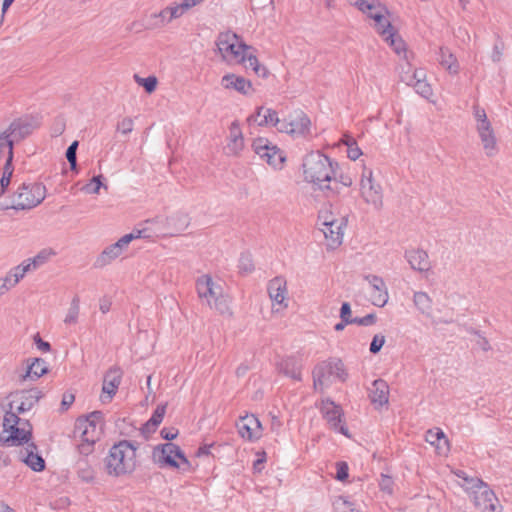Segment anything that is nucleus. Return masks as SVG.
Wrapping results in <instances>:
<instances>
[{"label":"nucleus","mask_w":512,"mask_h":512,"mask_svg":"<svg viewBox=\"0 0 512 512\" xmlns=\"http://www.w3.org/2000/svg\"><path fill=\"white\" fill-rule=\"evenodd\" d=\"M337 162L319 150L310 151L303 156L301 169L305 182L311 184L313 189H318L331 196L336 193L331 183H337Z\"/></svg>","instance_id":"1"},{"label":"nucleus","mask_w":512,"mask_h":512,"mask_svg":"<svg viewBox=\"0 0 512 512\" xmlns=\"http://www.w3.org/2000/svg\"><path fill=\"white\" fill-rule=\"evenodd\" d=\"M216 53L229 65H242L256 72V57L253 48L231 31L219 33L215 41Z\"/></svg>","instance_id":"2"},{"label":"nucleus","mask_w":512,"mask_h":512,"mask_svg":"<svg viewBox=\"0 0 512 512\" xmlns=\"http://www.w3.org/2000/svg\"><path fill=\"white\" fill-rule=\"evenodd\" d=\"M196 292L200 303L221 316L233 314L231 297L225 292L221 281L210 274H203L196 280Z\"/></svg>","instance_id":"3"},{"label":"nucleus","mask_w":512,"mask_h":512,"mask_svg":"<svg viewBox=\"0 0 512 512\" xmlns=\"http://www.w3.org/2000/svg\"><path fill=\"white\" fill-rule=\"evenodd\" d=\"M137 467V447L128 440L114 444L104 458V469L111 477L132 474Z\"/></svg>","instance_id":"4"},{"label":"nucleus","mask_w":512,"mask_h":512,"mask_svg":"<svg viewBox=\"0 0 512 512\" xmlns=\"http://www.w3.org/2000/svg\"><path fill=\"white\" fill-rule=\"evenodd\" d=\"M76 429L80 433L81 443L78 448L81 454L89 455L93 451L94 444L100 440L104 421L100 411H94L84 418H79Z\"/></svg>","instance_id":"5"},{"label":"nucleus","mask_w":512,"mask_h":512,"mask_svg":"<svg viewBox=\"0 0 512 512\" xmlns=\"http://www.w3.org/2000/svg\"><path fill=\"white\" fill-rule=\"evenodd\" d=\"M32 426L29 420L12 412H6L3 419V430L0 439L8 446H23L30 442Z\"/></svg>","instance_id":"6"},{"label":"nucleus","mask_w":512,"mask_h":512,"mask_svg":"<svg viewBox=\"0 0 512 512\" xmlns=\"http://www.w3.org/2000/svg\"><path fill=\"white\" fill-rule=\"evenodd\" d=\"M47 190L42 183H22L11 194L12 209L27 211L40 205L46 198Z\"/></svg>","instance_id":"7"},{"label":"nucleus","mask_w":512,"mask_h":512,"mask_svg":"<svg viewBox=\"0 0 512 512\" xmlns=\"http://www.w3.org/2000/svg\"><path fill=\"white\" fill-rule=\"evenodd\" d=\"M152 458L160 467H169L183 472L192 469L190 461L185 457L181 448L171 442L154 447Z\"/></svg>","instance_id":"8"},{"label":"nucleus","mask_w":512,"mask_h":512,"mask_svg":"<svg viewBox=\"0 0 512 512\" xmlns=\"http://www.w3.org/2000/svg\"><path fill=\"white\" fill-rule=\"evenodd\" d=\"M466 483H460L468 493L475 507L481 512H494L498 499L494 492L478 478H465Z\"/></svg>","instance_id":"9"},{"label":"nucleus","mask_w":512,"mask_h":512,"mask_svg":"<svg viewBox=\"0 0 512 512\" xmlns=\"http://www.w3.org/2000/svg\"><path fill=\"white\" fill-rule=\"evenodd\" d=\"M141 233L142 232L138 230L129 234H125L115 243L105 247L103 251L97 256L94 263L95 267L104 268L118 259L128 249L129 244L133 240L141 238Z\"/></svg>","instance_id":"10"},{"label":"nucleus","mask_w":512,"mask_h":512,"mask_svg":"<svg viewBox=\"0 0 512 512\" xmlns=\"http://www.w3.org/2000/svg\"><path fill=\"white\" fill-rule=\"evenodd\" d=\"M353 4L363 13H366L370 10H375V13L369 14V17L376 22V30L383 37V39L388 36V34L395 32L391 22L385 16L388 14L387 9L382 6L379 1L356 0Z\"/></svg>","instance_id":"11"},{"label":"nucleus","mask_w":512,"mask_h":512,"mask_svg":"<svg viewBox=\"0 0 512 512\" xmlns=\"http://www.w3.org/2000/svg\"><path fill=\"white\" fill-rule=\"evenodd\" d=\"M42 398V392L37 388L21 390L11 393L9 396L8 410L15 415H23L29 412Z\"/></svg>","instance_id":"12"},{"label":"nucleus","mask_w":512,"mask_h":512,"mask_svg":"<svg viewBox=\"0 0 512 512\" xmlns=\"http://www.w3.org/2000/svg\"><path fill=\"white\" fill-rule=\"evenodd\" d=\"M360 193L364 202L376 211L383 207V192L380 184L376 183L371 170H365L360 182Z\"/></svg>","instance_id":"13"},{"label":"nucleus","mask_w":512,"mask_h":512,"mask_svg":"<svg viewBox=\"0 0 512 512\" xmlns=\"http://www.w3.org/2000/svg\"><path fill=\"white\" fill-rule=\"evenodd\" d=\"M311 121L303 111H295L288 118L283 119L278 127L281 133H287L293 137H303L310 133Z\"/></svg>","instance_id":"14"},{"label":"nucleus","mask_w":512,"mask_h":512,"mask_svg":"<svg viewBox=\"0 0 512 512\" xmlns=\"http://www.w3.org/2000/svg\"><path fill=\"white\" fill-rule=\"evenodd\" d=\"M258 156L274 170H281L286 161L285 153L262 137H258Z\"/></svg>","instance_id":"15"},{"label":"nucleus","mask_w":512,"mask_h":512,"mask_svg":"<svg viewBox=\"0 0 512 512\" xmlns=\"http://www.w3.org/2000/svg\"><path fill=\"white\" fill-rule=\"evenodd\" d=\"M321 411L332 429L348 436V429L342 423L343 411L339 405H336L333 401L327 399L322 401Z\"/></svg>","instance_id":"16"},{"label":"nucleus","mask_w":512,"mask_h":512,"mask_svg":"<svg viewBox=\"0 0 512 512\" xmlns=\"http://www.w3.org/2000/svg\"><path fill=\"white\" fill-rule=\"evenodd\" d=\"M123 372L119 367L110 368L104 375L100 400L109 403L116 394L121 383Z\"/></svg>","instance_id":"17"},{"label":"nucleus","mask_w":512,"mask_h":512,"mask_svg":"<svg viewBox=\"0 0 512 512\" xmlns=\"http://www.w3.org/2000/svg\"><path fill=\"white\" fill-rule=\"evenodd\" d=\"M364 279L372 288V292L370 294L372 304L377 307H384L389 299L388 289L384 280L381 277L372 274L365 275Z\"/></svg>","instance_id":"18"},{"label":"nucleus","mask_w":512,"mask_h":512,"mask_svg":"<svg viewBox=\"0 0 512 512\" xmlns=\"http://www.w3.org/2000/svg\"><path fill=\"white\" fill-rule=\"evenodd\" d=\"M18 459L36 472L42 471L45 468V461L39 455L37 447L32 442L20 446Z\"/></svg>","instance_id":"19"},{"label":"nucleus","mask_w":512,"mask_h":512,"mask_svg":"<svg viewBox=\"0 0 512 512\" xmlns=\"http://www.w3.org/2000/svg\"><path fill=\"white\" fill-rule=\"evenodd\" d=\"M346 225L347 218H339L334 224L320 228L329 248L335 249L342 244Z\"/></svg>","instance_id":"20"},{"label":"nucleus","mask_w":512,"mask_h":512,"mask_svg":"<svg viewBox=\"0 0 512 512\" xmlns=\"http://www.w3.org/2000/svg\"><path fill=\"white\" fill-rule=\"evenodd\" d=\"M277 370L283 375L295 380L300 381L301 370L303 367L302 359L298 356H286L276 362Z\"/></svg>","instance_id":"21"},{"label":"nucleus","mask_w":512,"mask_h":512,"mask_svg":"<svg viewBox=\"0 0 512 512\" xmlns=\"http://www.w3.org/2000/svg\"><path fill=\"white\" fill-rule=\"evenodd\" d=\"M267 291L270 299L274 304L280 305L283 309L288 307L287 299V282L281 277L277 276L271 279L267 286Z\"/></svg>","instance_id":"22"},{"label":"nucleus","mask_w":512,"mask_h":512,"mask_svg":"<svg viewBox=\"0 0 512 512\" xmlns=\"http://www.w3.org/2000/svg\"><path fill=\"white\" fill-rule=\"evenodd\" d=\"M221 86L225 90H233L242 95L253 92V83L250 80L233 73H228L221 78Z\"/></svg>","instance_id":"23"},{"label":"nucleus","mask_w":512,"mask_h":512,"mask_svg":"<svg viewBox=\"0 0 512 512\" xmlns=\"http://www.w3.org/2000/svg\"><path fill=\"white\" fill-rule=\"evenodd\" d=\"M32 130L33 126L31 123L19 119L13 121L2 131L5 133V136H7V139L11 141V148L13 149L14 144L30 135Z\"/></svg>","instance_id":"24"},{"label":"nucleus","mask_w":512,"mask_h":512,"mask_svg":"<svg viewBox=\"0 0 512 512\" xmlns=\"http://www.w3.org/2000/svg\"><path fill=\"white\" fill-rule=\"evenodd\" d=\"M244 149V138L237 122H233L229 128L227 143L224 147V153L228 156H238Z\"/></svg>","instance_id":"25"},{"label":"nucleus","mask_w":512,"mask_h":512,"mask_svg":"<svg viewBox=\"0 0 512 512\" xmlns=\"http://www.w3.org/2000/svg\"><path fill=\"white\" fill-rule=\"evenodd\" d=\"M476 130L487 156L491 157L497 152V141L491 123L476 124Z\"/></svg>","instance_id":"26"},{"label":"nucleus","mask_w":512,"mask_h":512,"mask_svg":"<svg viewBox=\"0 0 512 512\" xmlns=\"http://www.w3.org/2000/svg\"><path fill=\"white\" fill-rule=\"evenodd\" d=\"M189 7L184 0L181 2H173L158 13V17L161 18L163 24H169L172 21L181 18L188 11Z\"/></svg>","instance_id":"27"},{"label":"nucleus","mask_w":512,"mask_h":512,"mask_svg":"<svg viewBox=\"0 0 512 512\" xmlns=\"http://www.w3.org/2000/svg\"><path fill=\"white\" fill-rule=\"evenodd\" d=\"M425 440L436 448L439 455H446L450 450L449 441L440 428L428 430Z\"/></svg>","instance_id":"28"},{"label":"nucleus","mask_w":512,"mask_h":512,"mask_svg":"<svg viewBox=\"0 0 512 512\" xmlns=\"http://www.w3.org/2000/svg\"><path fill=\"white\" fill-rule=\"evenodd\" d=\"M47 371L46 361L41 358H35L27 365L25 372L18 375V379L20 382H25L26 380L34 381L46 374Z\"/></svg>","instance_id":"29"},{"label":"nucleus","mask_w":512,"mask_h":512,"mask_svg":"<svg viewBox=\"0 0 512 512\" xmlns=\"http://www.w3.org/2000/svg\"><path fill=\"white\" fill-rule=\"evenodd\" d=\"M405 258L413 270L424 272L430 268L429 257L422 249H413L405 253Z\"/></svg>","instance_id":"30"},{"label":"nucleus","mask_w":512,"mask_h":512,"mask_svg":"<svg viewBox=\"0 0 512 512\" xmlns=\"http://www.w3.org/2000/svg\"><path fill=\"white\" fill-rule=\"evenodd\" d=\"M389 387L388 384L382 380L377 379L372 383L370 388L369 398L373 404L384 405L388 403Z\"/></svg>","instance_id":"31"},{"label":"nucleus","mask_w":512,"mask_h":512,"mask_svg":"<svg viewBox=\"0 0 512 512\" xmlns=\"http://www.w3.org/2000/svg\"><path fill=\"white\" fill-rule=\"evenodd\" d=\"M438 61L450 74L456 75L460 71V65L456 56L447 47H440L438 52Z\"/></svg>","instance_id":"32"},{"label":"nucleus","mask_w":512,"mask_h":512,"mask_svg":"<svg viewBox=\"0 0 512 512\" xmlns=\"http://www.w3.org/2000/svg\"><path fill=\"white\" fill-rule=\"evenodd\" d=\"M323 369H331L333 376L337 377L341 381H345L347 378L344 364L339 359H330L316 365V373L319 375V379L323 377V374H321Z\"/></svg>","instance_id":"33"},{"label":"nucleus","mask_w":512,"mask_h":512,"mask_svg":"<svg viewBox=\"0 0 512 512\" xmlns=\"http://www.w3.org/2000/svg\"><path fill=\"white\" fill-rule=\"evenodd\" d=\"M166 222L169 229V234L174 236L180 234L188 228L190 219L186 214L177 213L168 217Z\"/></svg>","instance_id":"34"},{"label":"nucleus","mask_w":512,"mask_h":512,"mask_svg":"<svg viewBox=\"0 0 512 512\" xmlns=\"http://www.w3.org/2000/svg\"><path fill=\"white\" fill-rule=\"evenodd\" d=\"M258 117L262 119L258 121V126L278 127L282 120L279 119L278 113L271 108L258 107Z\"/></svg>","instance_id":"35"},{"label":"nucleus","mask_w":512,"mask_h":512,"mask_svg":"<svg viewBox=\"0 0 512 512\" xmlns=\"http://www.w3.org/2000/svg\"><path fill=\"white\" fill-rule=\"evenodd\" d=\"M256 424V417L254 414L246 415L241 417L237 423L239 435L246 440L251 441L253 439L254 426Z\"/></svg>","instance_id":"36"},{"label":"nucleus","mask_w":512,"mask_h":512,"mask_svg":"<svg viewBox=\"0 0 512 512\" xmlns=\"http://www.w3.org/2000/svg\"><path fill=\"white\" fill-rule=\"evenodd\" d=\"M55 253L52 249H42L35 256L26 258L24 262L28 265L31 271H35L44 264H46Z\"/></svg>","instance_id":"37"},{"label":"nucleus","mask_w":512,"mask_h":512,"mask_svg":"<svg viewBox=\"0 0 512 512\" xmlns=\"http://www.w3.org/2000/svg\"><path fill=\"white\" fill-rule=\"evenodd\" d=\"M413 303L421 314L425 316L431 315L432 299L426 292H415L413 295Z\"/></svg>","instance_id":"38"},{"label":"nucleus","mask_w":512,"mask_h":512,"mask_svg":"<svg viewBox=\"0 0 512 512\" xmlns=\"http://www.w3.org/2000/svg\"><path fill=\"white\" fill-rule=\"evenodd\" d=\"M80 315V297L74 295L71 299L70 305L66 311L63 322L66 325H75L78 323Z\"/></svg>","instance_id":"39"},{"label":"nucleus","mask_w":512,"mask_h":512,"mask_svg":"<svg viewBox=\"0 0 512 512\" xmlns=\"http://www.w3.org/2000/svg\"><path fill=\"white\" fill-rule=\"evenodd\" d=\"M384 40L389 44L390 47L394 50V52L404 59H408L407 49L404 40L395 32L388 34L384 38Z\"/></svg>","instance_id":"40"},{"label":"nucleus","mask_w":512,"mask_h":512,"mask_svg":"<svg viewBox=\"0 0 512 512\" xmlns=\"http://www.w3.org/2000/svg\"><path fill=\"white\" fill-rule=\"evenodd\" d=\"M407 70H404L402 67V71L400 73V79L402 82L406 83L408 86L415 87L416 79H422V77H426V73L422 69L412 70L411 65L407 63Z\"/></svg>","instance_id":"41"},{"label":"nucleus","mask_w":512,"mask_h":512,"mask_svg":"<svg viewBox=\"0 0 512 512\" xmlns=\"http://www.w3.org/2000/svg\"><path fill=\"white\" fill-rule=\"evenodd\" d=\"M238 268L241 273L250 274L254 271V257L250 251L242 252L238 261Z\"/></svg>","instance_id":"42"},{"label":"nucleus","mask_w":512,"mask_h":512,"mask_svg":"<svg viewBox=\"0 0 512 512\" xmlns=\"http://www.w3.org/2000/svg\"><path fill=\"white\" fill-rule=\"evenodd\" d=\"M12 161H13V158H11V156L6 158V162H5V165L3 168L2 177L0 179V191H2V193H5L6 189L8 188V186L11 183V178H12L13 171H14Z\"/></svg>","instance_id":"43"},{"label":"nucleus","mask_w":512,"mask_h":512,"mask_svg":"<svg viewBox=\"0 0 512 512\" xmlns=\"http://www.w3.org/2000/svg\"><path fill=\"white\" fill-rule=\"evenodd\" d=\"M323 374V377L319 379V375L316 373V367L313 369V385L316 390L322 391L325 387H327L330 384V378L333 376L331 369H323L321 371Z\"/></svg>","instance_id":"44"},{"label":"nucleus","mask_w":512,"mask_h":512,"mask_svg":"<svg viewBox=\"0 0 512 512\" xmlns=\"http://www.w3.org/2000/svg\"><path fill=\"white\" fill-rule=\"evenodd\" d=\"M31 269L28 267V265L24 262V260L12 267L8 273L12 277L13 282L16 284V286L20 283V281L26 276V274L31 273Z\"/></svg>","instance_id":"45"},{"label":"nucleus","mask_w":512,"mask_h":512,"mask_svg":"<svg viewBox=\"0 0 512 512\" xmlns=\"http://www.w3.org/2000/svg\"><path fill=\"white\" fill-rule=\"evenodd\" d=\"M102 175L94 176L87 184H85L81 190L85 194H99L100 189L103 187L105 190L108 189L107 185L103 184Z\"/></svg>","instance_id":"46"},{"label":"nucleus","mask_w":512,"mask_h":512,"mask_svg":"<svg viewBox=\"0 0 512 512\" xmlns=\"http://www.w3.org/2000/svg\"><path fill=\"white\" fill-rule=\"evenodd\" d=\"M134 81L141 87L145 89V91L149 94L153 93L158 85V79L156 76H149L147 78H142L138 74L134 75Z\"/></svg>","instance_id":"47"},{"label":"nucleus","mask_w":512,"mask_h":512,"mask_svg":"<svg viewBox=\"0 0 512 512\" xmlns=\"http://www.w3.org/2000/svg\"><path fill=\"white\" fill-rule=\"evenodd\" d=\"M415 91L425 99H430L433 96V89L431 85L426 81V77L422 79H416Z\"/></svg>","instance_id":"48"},{"label":"nucleus","mask_w":512,"mask_h":512,"mask_svg":"<svg viewBox=\"0 0 512 512\" xmlns=\"http://www.w3.org/2000/svg\"><path fill=\"white\" fill-rule=\"evenodd\" d=\"M339 218L346 217L335 215L332 211L325 209L320 211L318 215V225L320 226V228L324 226H329L334 224L335 221H338Z\"/></svg>","instance_id":"49"},{"label":"nucleus","mask_w":512,"mask_h":512,"mask_svg":"<svg viewBox=\"0 0 512 512\" xmlns=\"http://www.w3.org/2000/svg\"><path fill=\"white\" fill-rule=\"evenodd\" d=\"M134 129V120L127 116L118 121L116 125V130L120 132L122 135L130 134Z\"/></svg>","instance_id":"50"},{"label":"nucleus","mask_w":512,"mask_h":512,"mask_svg":"<svg viewBox=\"0 0 512 512\" xmlns=\"http://www.w3.org/2000/svg\"><path fill=\"white\" fill-rule=\"evenodd\" d=\"M14 287H16V284L8 272L3 277H0V297L7 294Z\"/></svg>","instance_id":"51"},{"label":"nucleus","mask_w":512,"mask_h":512,"mask_svg":"<svg viewBox=\"0 0 512 512\" xmlns=\"http://www.w3.org/2000/svg\"><path fill=\"white\" fill-rule=\"evenodd\" d=\"M165 412H166L165 406H158L146 425L148 427H150V426L157 427L162 422Z\"/></svg>","instance_id":"52"},{"label":"nucleus","mask_w":512,"mask_h":512,"mask_svg":"<svg viewBox=\"0 0 512 512\" xmlns=\"http://www.w3.org/2000/svg\"><path fill=\"white\" fill-rule=\"evenodd\" d=\"M78 148V141H74L71 143V145L68 147L66 151V158L70 164L71 170H76L77 168V162H76V151Z\"/></svg>","instance_id":"53"},{"label":"nucleus","mask_w":512,"mask_h":512,"mask_svg":"<svg viewBox=\"0 0 512 512\" xmlns=\"http://www.w3.org/2000/svg\"><path fill=\"white\" fill-rule=\"evenodd\" d=\"M377 321V316L374 313H370L365 315L364 317H354L352 324H357L359 326H371L375 324Z\"/></svg>","instance_id":"54"},{"label":"nucleus","mask_w":512,"mask_h":512,"mask_svg":"<svg viewBox=\"0 0 512 512\" xmlns=\"http://www.w3.org/2000/svg\"><path fill=\"white\" fill-rule=\"evenodd\" d=\"M393 484H394V482L390 476L385 475V474L381 475V478L379 481V486H380L381 491L386 492L387 494L391 495L393 493Z\"/></svg>","instance_id":"55"},{"label":"nucleus","mask_w":512,"mask_h":512,"mask_svg":"<svg viewBox=\"0 0 512 512\" xmlns=\"http://www.w3.org/2000/svg\"><path fill=\"white\" fill-rule=\"evenodd\" d=\"M7 151V157L11 156L13 158V149L11 148V141L7 139L5 133L0 130V155Z\"/></svg>","instance_id":"56"},{"label":"nucleus","mask_w":512,"mask_h":512,"mask_svg":"<svg viewBox=\"0 0 512 512\" xmlns=\"http://www.w3.org/2000/svg\"><path fill=\"white\" fill-rule=\"evenodd\" d=\"M347 155L351 160H357L361 155L362 151L358 147L355 139H351L347 147Z\"/></svg>","instance_id":"57"},{"label":"nucleus","mask_w":512,"mask_h":512,"mask_svg":"<svg viewBox=\"0 0 512 512\" xmlns=\"http://www.w3.org/2000/svg\"><path fill=\"white\" fill-rule=\"evenodd\" d=\"M385 344V336L381 334L374 335L370 344V352L373 354L378 353Z\"/></svg>","instance_id":"58"},{"label":"nucleus","mask_w":512,"mask_h":512,"mask_svg":"<svg viewBox=\"0 0 512 512\" xmlns=\"http://www.w3.org/2000/svg\"><path fill=\"white\" fill-rule=\"evenodd\" d=\"M340 318L345 323H351L353 322V318L351 315V306L348 302H344L340 309Z\"/></svg>","instance_id":"59"},{"label":"nucleus","mask_w":512,"mask_h":512,"mask_svg":"<svg viewBox=\"0 0 512 512\" xmlns=\"http://www.w3.org/2000/svg\"><path fill=\"white\" fill-rule=\"evenodd\" d=\"M473 114L477 124H486L490 122L487 118L485 110L483 108H480L479 106H474Z\"/></svg>","instance_id":"60"},{"label":"nucleus","mask_w":512,"mask_h":512,"mask_svg":"<svg viewBox=\"0 0 512 512\" xmlns=\"http://www.w3.org/2000/svg\"><path fill=\"white\" fill-rule=\"evenodd\" d=\"M78 475L83 481L87 483L94 480V472L89 466H86L85 468H80Z\"/></svg>","instance_id":"61"},{"label":"nucleus","mask_w":512,"mask_h":512,"mask_svg":"<svg viewBox=\"0 0 512 512\" xmlns=\"http://www.w3.org/2000/svg\"><path fill=\"white\" fill-rule=\"evenodd\" d=\"M348 477V466L345 462L337 463L336 479L344 481Z\"/></svg>","instance_id":"62"},{"label":"nucleus","mask_w":512,"mask_h":512,"mask_svg":"<svg viewBox=\"0 0 512 512\" xmlns=\"http://www.w3.org/2000/svg\"><path fill=\"white\" fill-rule=\"evenodd\" d=\"M10 204H12L11 195L9 196L8 199H6V198H4V193H2V191H0V211H6L9 209H12V206Z\"/></svg>","instance_id":"63"},{"label":"nucleus","mask_w":512,"mask_h":512,"mask_svg":"<svg viewBox=\"0 0 512 512\" xmlns=\"http://www.w3.org/2000/svg\"><path fill=\"white\" fill-rule=\"evenodd\" d=\"M161 435L166 440H173L178 435V430L176 429H162Z\"/></svg>","instance_id":"64"}]
</instances>
